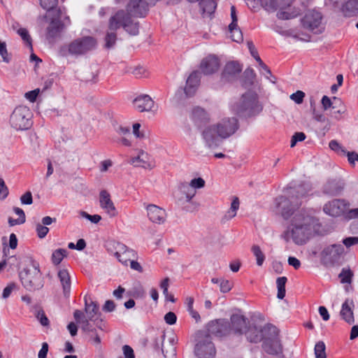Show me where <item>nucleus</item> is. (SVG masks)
Segmentation results:
<instances>
[{"instance_id":"obj_1","label":"nucleus","mask_w":358,"mask_h":358,"mask_svg":"<svg viewBox=\"0 0 358 358\" xmlns=\"http://www.w3.org/2000/svg\"><path fill=\"white\" fill-rule=\"evenodd\" d=\"M291 215L293 217L282 238L286 242L292 240L296 245H304L316 233L320 227L318 220L306 211L292 210Z\"/></svg>"},{"instance_id":"obj_2","label":"nucleus","mask_w":358,"mask_h":358,"mask_svg":"<svg viewBox=\"0 0 358 358\" xmlns=\"http://www.w3.org/2000/svg\"><path fill=\"white\" fill-rule=\"evenodd\" d=\"M310 191V186L308 184H303L299 185L295 189H291L289 194L292 195L289 198L285 196H280L276 198V204L279 208H281V214L284 219L287 220L291 217L294 208L301 203L300 200L306 198Z\"/></svg>"},{"instance_id":"obj_3","label":"nucleus","mask_w":358,"mask_h":358,"mask_svg":"<svg viewBox=\"0 0 358 358\" xmlns=\"http://www.w3.org/2000/svg\"><path fill=\"white\" fill-rule=\"evenodd\" d=\"M262 106L255 92H247L240 99L231 105V111L241 117H250L258 115L262 110Z\"/></svg>"},{"instance_id":"obj_4","label":"nucleus","mask_w":358,"mask_h":358,"mask_svg":"<svg viewBox=\"0 0 358 358\" xmlns=\"http://www.w3.org/2000/svg\"><path fill=\"white\" fill-rule=\"evenodd\" d=\"M96 46V39L92 36H87L73 40L69 44L64 45L61 51L64 55L68 54L78 57L95 50Z\"/></svg>"},{"instance_id":"obj_5","label":"nucleus","mask_w":358,"mask_h":358,"mask_svg":"<svg viewBox=\"0 0 358 358\" xmlns=\"http://www.w3.org/2000/svg\"><path fill=\"white\" fill-rule=\"evenodd\" d=\"M23 287L29 291L41 289L44 285V280L38 264L32 262L31 267H25L19 273Z\"/></svg>"},{"instance_id":"obj_6","label":"nucleus","mask_w":358,"mask_h":358,"mask_svg":"<svg viewBox=\"0 0 358 358\" xmlns=\"http://www.w3.org/2000/svg\"><path fill=\"white\" fill-rule=\"evenodd\" d=\"M32 113L25 106H19L13 111L10 117V126L16 130H26L31 126Z\"/></svg>"},{"instance_id":"obj_7","label":"nucleus","mask_w":358,"mask_h":358,"mask_svg":"<svg viewBox=\"0 0 358 358\" xmlns=\"http://www.w3.org/2000/svg\"><path fill=\"white\" fill-rule=\"evenodd\" d=\"M261 4L268 11H273L279 9L277 16L281 20H289L299 15V11L289 13L284 10L289 7L294 0H259Z\"/></svg>"},{"instance_id":"obj_8","label":"nucleus","mask_w":358,"mask_h":358,"mask_svg":"<svg viewBox=\"0 0 358 358\" xmlns=\"http://www.w3.org/2000/svg\"><path fill=\"white\" fill-rule=\"evenodd\" d=\"M113 18L116 19L117 27L120 29L122 27L129 35L136 36L139 33V23L134 19V15L126 13L123 10L117 11Z\"/></svg>"},{"instance_id":"obj_9","label":"nucleus","mask_w":358,"mask_h":358,"mask_svg":"<svg viewBox=\"0 0 358 358\" xmlns=\"http://www.w3.org/2000/svg\"><path fill=\"white\" fill-rule=\"evenodd\" d=\"M323 16L322 13L315 9L308 10L301 20L303 28L308 29L314 34H321L324 27L322 23Z\"/></svg>"},{"instance_id":"obj_10","label":"nucleus","mask_w":358,"mask_h":358,"mask_svg":"<svg viewBox=\"0 0 358 358\" xmlns=\"http://www.w3.org/2000/svg\"><path fill=\"white\" fill-rule=\"evenodd\" d=\"M243 334L250 342L258 343L264 339L268 334L275 336L276 327L271 324H266L262 328H259L256 325H248Z\"/></svg>"},{"instance_id":"obj_11","label":"nucleus","mask_w":358,"mask_h":358,"mask_svg":"<svg viewBox=\"0 0 358 358\" xmlns=\"http://www.w3.org/2000/svg\"><path fill=\"white\" fill-rule=\"evenodd\" d=\"M201 338L195 345L194 352L199 358H213L215 355L216 350L209 335L199 336Z\"/></svg>"},{"instance_id":"obj_12","label":"nucleus","mask_w":358,"mask_h":358,"mask_svg":"<svg viewBox=\"0 0 358 358\" xmlns=\"http://www.w3.org/2000/svg\"><path fill=\"white\" fill-rule=\"evenodd\" d=\"M344 248L342 245H331L325 248L321 252V257L325 265H334L340 262Z\"/></svg>"},{"instance_id":"obj_13","label":"nucleus","mask_w":358,"mask_h":358,"mask_svg":"<svg viewBox=\"0 0 358 358\" xmlns=\"http://www.w3.org/2000/svg\"><path fill=\"white\" fill-rule=\"evenodd\" d=\"M196 193V189L191 187L188 182H180L178 189L174 194L176 202L179 206H183L192 201Z\"/></svg>"},{"instance_id":"obj_14","label":"nucleus","mask_w":358,"mask_h":358,"mask_svg":"<svg viewBox=\"0 0 358 358\" xmlns=\"http://www.w3.org/2000/svg\"><path fill=\"white\" fill-rule=\"evenodd\" d=\"M349 208V203L344 199H336L326 203L323 206L325 214L331 217L343 215Z\"/></svg>"},{"instance_id":"obj_15","label":"nucleus","mask_w":358,"mask_h":358,"mask_svg":"<svg viewBox=\"0 0 358 358\" xmlns=\"http://www.w3.org/2000/svg\"><path fill=\"white\" fill-rule=\"evenodd\" d=\"M208 333L217 337H223L231 333V325L228 320L225 319H219L211 321L208 324Z\"/></svg>"},{"instance_id":"obj_16","label":"nucleus","mask_w":358,"mask_h":358,"mask_svg":"<svg viewBox=\"0 0 358 358\" xmlns=\"http://www.w3.org/2000/svg\"><path fill=\"white\" fill-rule=\"evenodd\" d=\"M221 138H227L234 134L238 129V120L235 117L224 118L215 124Z\"/></svg>"},{"instance_id":"obj_17","label":"nucleus","mask_w":358,"mask_h":358,"mask_svg":"<svg viewBox=\"0 0 358 358\" xmlns=\"http://www.w3.org/2000/svg\"><path fill=\"white\" fill-rule=\"evenodd\" d=\"M201 136L206 145L210 148L219 146L222 139L219 135L215 125L205 127L201 131Z\"/></svg>"},{"instance_id":"obj_18","label":"nucleus","mask_w":358,"mask_h":358,"mask_svg":"<svg viewBox=\"0 0 358 358\" xmlns=\"http://www.w3.org/2000/svg\"><path fill=\"white\" fill-rule=\"evenodd\" d=\"M278 331L276 329L275 336L268 334L264 338L262 348L266 352L270 355H279L282 354V348L278 338Z\"/></svg>"},{"instance_id":"obj_19","label":"nucleus","mask_w":358,"mask_h":358,"mask_svg":"<svg viewBox=\"0 0 358 358\" xmlns=\"http://www.w3.org/2000/svg\"><path fill=\"white\" fill-rule=\"evenodd\" d=\"M345 187L344 180L340 178L329 179L322 187L323 194L329 196L340 195Z\"/></svg>"},{"instance_id":"obj_20","label":"nucleus","mask_w":358,"mask_h":358,"mask_svg":"<svg viewBox=\"0 0 358 358\" xmlns=\"http://www.w3.org/2000/svg\"><path fill=\"white\" fill-rule=\"evenodd\" d=\"M113 247L115 249V256L124 265H127L132 259L136 256L134 250L129 249L124 244L115 243Z\"/></svg>"},{"instance_id":"obj_21","label":"nucleus","mask_w":358,"mask_h":358,"mask_svg":"<svg viewBox=\"0 0 358 358\" xmlns=\"http://www.w3.org/2000/svg\"><path fill=\"white\" fill-rule=\"evenodd\" d=\"M148 11V5L143 0H131L127 6L126 13L136 17H145Z\"/></svg>"},{"instance_id":"obj_22","label":"nucleus","mask_w":358,"mask_h":358,"mask_svg":"<svg viewBox=\"0 0 358 358\" xmlns=\"http://www.w3.org/2000/svg\"><path fill=\"white\" fill-rule=\"evenodd\" d=\"M220 66L219 58L215 55L204 57L200 64V69L205 75H210L217 71Z\"/></svg>"},{"instance_id":"obj_23","label":"nucleus","mask_w":358,"mask_h":358,"mask_svg":"<svg viewBox=\"0 0 358 358\" xmlns=\"http://www.w3.org/2000/svg\"><path fill=\"white\" fill-rule=\"evenodd\" d=\"M115 18L110 17L108 20V29L104 37V45L106 49L113 48L117 40V30L119 29Z\"/></svg>"},{"instance_id":"obj_24","label":"nucleus","mask_w":358,"mask_h":358,"mask_svg":"<svg viewBox=\"0 0 358 358\" xmlns=\"http://www.w3.org/2000/svg\"><path fill=\"white\" fill-rule=\"evenodd\" d=\"M242 71V66L236 62H229L224 67L221 75L223 82H231L237 78Z\"/></svg>"},{"instance_id":"obj_25","label":"nucleus","mask_w":358,"mask_h":358,"mask_svg":"<svg viewBox=\"0 0 358 358\" xmlns=\"http://www.w3.org/2000/svg\"><path fill=\"white\" fill-rule=\"evenodd\" d=\"M148 219L155 224H164L166 219V213L164 209L155 204H149L146 206Z\"/></svg>"},{"instance_id":"obj_26","label":"nucleus","mask_w":358,"mask_h":358,"mask_svg":"<svg viewBox=\"0 0 358 358\" xmlns=\"http://www.w3.org/2000/svg\"><path fill=\"white\" fill-rule=\"evenodd\" d=\"M101 208L111 217L117 215V209L110 199V194L106 190H102L99 194Z\"/></svg>"},{"instance_id":"obj_27","label":"nucleus","mask_w":358,"mask_h":358,"mask_svg":"<svg viewBox=\"0 0 358 358\" xmlns=\"http://www.w3.org/2000/svg\"><path fill=\"white\" fill-rule=\"evenodd\" d=\"M231 332L243 334L247 329L249 321L247 317L239 314H233L230 318Z\"/></svg>"},{"instance_id":"obj_28","label":"nucleus","mask_w":358,"mask_h":358,"mask_svg":"<svg viewBox=\"0 0 358 358\" xmlns=\"http://www.w3.org/2000/svg\"><path fill=\"white\" fill-rule=\"evenodd\" d=\"M200 83V73L199 71H193L190 73L186 80V85L184 92L187 96H193Z\"/></svg>"},{"instance_id":"obj_29","label":"nucleus","mask_w":358,"mask_h":358,"mask_svg":"<svg viewBox=\"0 0 358 358\" xmlns=\"http://www.w3.org/2000/svg\"><path fill=\"white\" fill-rule=\"evenodd\" d=\"M355 303L352 299H346L341 306L340 315L347 323L352 324L355 322L353 309Z\"/></svg>"},{"instance_id":"obj_30","label":"nucleus","mask_w":358,"mask_h":358,"mask_svg":"<svg viewBox=\"0 0 358 358\" xmlns=\"http://www.w3.org/2000/svg\"><path fill=\"white\" fill-rule=\"evenodd\" d=\"M85 301V311L86 313V319L90 320L92 322H95L97 321L100 316L99 307L96 302L90 300L89 302L87 296L84 298Z\"/></svg>"},{"instance_id":"obj_31","label":"nucleus","mask_w":358,"mask_h":358,"mask_svg":"<svg viewBox=\"0 0 358 358\" xmlns=\"http://www.w3.org/2000/svg\"><path fill=\"white\" fill-rule=\"evenodd\" d=\"M134 108L140 112L150 111L154 106V101L149 95L142 94L133 101Z\"/></svg>"},{"instance_id":"obj_32","label":"nucleus","mask_w":358,"mask_h":358,"mask_svg":"<svg viewBox=\"0 0 358 358\" xmlns=\"http://www.w3.org/2000/svg\"><path fill=\"white\" fill-rule=\"evenodd\" d=\"M191 119L194 124L200 127L209 121V116L204 109L195 107L192 109Z\"/></svg>"},{"instance_id":"obj_33","label":"nucleus","mask_w":358,"mask_h":358,"mask_svg":"<svg viewBox=\"0 0 358 358\" xmlns=\"http://www.w3.org/2000/svg\"><path fill=\"white\" fill-rule=\"evenodd\" d=\"M57 277L60 281L65 297H69L71 292V277L66 269H60Z\"/></svg>"},{"instance_id":"obj_34","label":"nucleus","mask_w":358,"mask_h":358,"mask_svg":"<svg viewBox=\"0 0 358 358\" xmlns=\"http://www.w3.org/2000/svg\"><path fill=\"white\" fill-rule=\"evenodd\" d=\"M131 164L135 166L142 167L143 169H152L153 165L150 162V157L148 153L141 151L137 157L131 159Z\"/></svg>"},{"instance_id":"obj_35","label":"nucleus","mask_w":358,"mask_h":358,"mask_svg":"<svg viewBox=\"0 0 358 358\" xmlns=\"http://www.w3.org/2000/svg\"><path fill=\"white\" fill-rule=\"evenodd\" d=\"M63 29V24L57 20H52L47 27L46 38L53 39L59 36Z\"/></svg>"},{"instance_id":"obj_36","label":"nucleus","mask_w":358,"mask_h":358,"mask_svg":"<svg viewBox=\"0 0 358 358\" xmlns=\"http://www.w3.org/2000/svg\"><path fill=\"white\" fill-rule=\"evenodd\" d=\"M341 10L345 16L358 14V0H347Z\"/></svg>"},{"instance_id":"obj_37","label":"nucleus","mask_w":358,"mask_h":358,"mask_svg":"<svg viewBox=\"0 0 358 358\" xmlns=\"http://www.w3.org/2000/svg\"><path fill=\"white\" fill-rule=\"evenodd\" d=\"M341 99L334 96L332 99H331L329 96L324 95L322 96L321 100V104L322 109L324 111H330L332 109H336L338 106V104H341Z\"/></svg>"},{"instance_id":"obj_38","label":"nucleus","mask_w":358,"mask_h":358,"mask_svg":"<svg viewBox=\"0 0 358 358\" xmlns=\"http://www.w3.org/2000/svg\"><path fill=\"white\" fill-rule=\"evenodd\" d=\"M189 2L199 1L200 7L203 13L211 15L217 7V0H187Z\"/></svg>"},{"instance_id":"obj_39","label":"nucleus","mask_w":358,"mask_h":358,"mask_svg":"<svg viewBox=\"0 0 358 358\" xmlns=\"http://www.w3.org/2000/svg\"><path fill=\"white\" fill-rule=\"evenodd\" d=\"M239 204L240 202L238 198L236 196L234 197L231 203L230 208L227 211L224 219L226 220H229L234 217L236 215L237 210L239 208Z\"/></svg>"},{"instance_id":"obj_40","label":"nucleus","mask_w":358,"mask_h":358,"mask_svg":"<svg viewBox=\"0 0 358 358\" xmlns=\"http://www.w3.org/2000/svg\"><path fill=\"white\" fill-rule=\"evenodd\" d=\"M67 254L68 251L66 249L59 248L55 250L52 254L51 259L52 264L55 265L59 264Z\"/></svg>"},{"instance_id":"obj_41","label":"nucleus","mask_w":358,"mask_h":358,"mask_svg":"<svg viewBox=\"0 0 358 358\" xmlns=\"http://www.w3.org/2000/svg\"><path fill=\"white\" fill-rule=\"evenodd\" d=\"M287 281V278L285 276L279 277L276 280L277 288H278V294L277 297L279 299H284L285 296V285Z\"/></svg>"},{"instance_id":"obj_42","label":"nucleus","mask_w":358,"mask_h":358,"mask_svg":"<svg viewBox=\"0 0 358 358\" xmlns=\"http://www.w3.org/2000/svg\"><path fill=\"white\" fill-rule=\"evenodd\" d=\"M353 277V272L350 268H343L338 275L342 284H350Z\"/></svg>"},{"instance_id":"obj_43","label":"nucleus","mask_w":358,"mask_h":358,"mask_svg":"<svg viewBox=\"0 0 358 358\" xmlns=\"http://www.w3.org/2000/svg\"><path fill=\"white\" fill-rule=\"evenodd\" d=\"M17 33L20 36L24 43L30 48L32 51V40L29 34V31L25 28H19L17 29Z\"/></svg>"},{"instance_id":"obj_44","label":"nucleus","mask_w":358,"mask_h":358,"mask_svg":"<svg viewBox=\"0 0 358 358\" xmlns=\"http://www.w3.org/2000/svg\"><path fill=\"white\" fill-rule=\"evenodd\" d=\"M252 252L256 257L257 264L259 266H261L265 260L264 254L262 252L259 246L257 245H255L252 247Z\"/></svg>"},{"instance_id":"obj_45","label":"nucleus","mask_w":358,"mask_h":358,"mask_svg":"<svg viewBox=\"0 0 358 358\" xmlns=\"http://www.w3.org/2000/svg\"><path fill=\"white\" fill-rule=\"evenodd\" d=\"M326 346L323 341L317 342L314 348L315 358H327Z\"/></svg>"},{"instance_id":"obj_46","label":"nucleus","mask_w":358,"mask_h":358,"mask_svg":"<svg viewBox=\"0 0 358 358\" xmlns=\"http://www.w3.org/2000/svg\"><path fill=\"white\" fill-rule=\"evenodd\" d=\"M229 30L231 34L230 37L231 39L237 43H240L243 41V34L239 28H238V25H235L234 27H229Z\"/></svg>"},{"instance_id":"obj_47","label":"nucleus","mask_w":358,"mask_h":358,"mask_svg":"<svg viewBox=\"0 0 358 358\" xmlns=\"http://www.w3.org/2000/svg\"><path fill=\"white\" fill-rule=\"evenodd\" d=\"M338 106L337 108L331 110L329 113L331 117L336 120H340L341 115L346 111L345 106L343 105L342 101H341V104Z\"/></svg>"},{"instance_id":"obj_48","label":"nucleus","mask_w":358,"mask_h":358,"mask_svg":"<svg viewBox=\"0 0 358 358\" xmlns=\"http://www.w3.org/2000/svg\"><path fill=\"white\" fill-rule=\"evenodd\" d=\"M244 77L245 80L243 83V85L247 87L250 86L254 81L255 78V73L252 69L248 68L244 71Z\"/></svg>"},{"instance_id":"obj_49","label":"nucleus","mask_w":358,"mask_h":358,"mask_svg":"<svg viewBox=\"0 0 358 358\" xmlns=\"http://www.w3.org/2000/svg\"><path fill=\"white\" fill-rule=\"evenodd\" d=\"M90 322L92 321L89 319L83 317L82 320L81 328L85 332L88 334L89 336L92 337L96 329L93 328Z\"/></svg>"},{"instance_id":"obj_50","label":"nucleus","mask_w":358,"mask_h":358,"mask_svg":"<svg viewBox=\"0 0 358 358\" xmlns=\"http://www.w3.org/2000/svg\"><path fill=\"white\" fill-rule=\"evenodd\" d=\"M58 3V0H40L41 6L49 11L55 8Z\"/></svg>"},{"instance_id":"obj_51","label":"nucleus","mask_w":358,"mask_h":358,"mask_svg":"<svg viewBox=\"0 0 358 358\" xmlns=\"http://www.w3.org/2000/svg\"><path fill=\"white\" fill-rule=\"evenodd\" d=\"M305 93L303 91L298 90L296 92L292 94L289 96L290 99L294 101L297 104H301L303 101L305 97Z\"/></svg>"},{"instance_id":"obj_52","label":"nucleus","mask_w":358,"mask_h":358,"mask_svg":"<svg viewBox=\"0 0 358 358\" xmlns=\"http://www.w3.org/2000/svg\"><path fill=\"white\" fill-rule=\"evenodd\" d=\"M0 55L1 56L2 59L4 62H10L11 59L8 56V53L6 48V44L5 42L0 41Z\"/></svg>"},{"instance_id":"obj_53","label":"nucleus","mask_w":358,"mask_h":358,"mask_svg":"<svg viewBox=\"0 0 358 358\" xmlns=\"http://www.w3.org/2000/svg\"><path fill=\"white\" fill-rule=\"evenodd\" d=\"M36 317L40 322L41 325L46 327L49 325V320L46 317L44 311L42 309H40L37 311L36 314Z\"/></svg>"},{"instance_id":"obj_54","label":"nucleus","mask_w":358,"mask_h":358,"mask_svg":"<svg viewBox=\"0 0 358 358\" xmlns=\"http://www.w3.org/2000/svg\"><path fill=\"white\" fill-rule=\"evenodd\" d=\"M36 231L37 232L38 236L40 238H43L48 234L49 229L41 223H38L36 225Z\"/></svg>"},{"instance_id":"obj_55","label":"nucleus","mask_w":358,"mask_h":358,"mask_svg":"<svg viewBox=\"0 0 358 358\" xmlns=\"http://www.w3.org/2000/svg\"><path fill=\"white\" fill-rule=\"evenodd\" d=\"M232 288V283L230 282L228 280L221 279L220 283V292L222 293L229 292Z\"/></svg>"},{"instance_id":"obj_56","label":"nucleus","mask_w":358,"mask_h":358,"mask_svg":"<svg viewBox=\"0 0 358 358\" xmlns=\"http://www.w3.org/2000/svg\"><path fill=\"white\" fill-rule=\"evenodd\" d=\"M329 146L332 150L338 153H346L345 149L336 140L331 141L329 143Z\"/></svg>"},{"instance_id":"obj_57","label":"nucleus","mask_w":358,"mask_h":358,"mask_svg":"<svg viewBox=\"0 0 358 358\" xmlns=\"http://www.w3.org/2000/svg\"><path fill=\"white\" fill-rule=\"evenodd\" d=\"M22 204L31 205L33 203L31 192L28 191L20 197Z\"/></svg>"},{"instance_id":"obj_58","label":"nucleus","mask_w":358,"mask_h":358,"mask_svg":"<svg viewBox=\"0 0 358 358\" xmlns=\"http://www.w3.org/2000/svg\"><path fill=\"white\" fill-rule=\"evenodd\" d=\"M188 184L194 188V189H196V188H201L204 187L205 181L203 178H198L192 179Z\"/></svg>"},{"instance_id":"obj_59","label":"nucleus","mask_w":358,"mask_h":358,"mask_svg":"<svg viewBox=\"0 0 358 358\" xmlns=\"http://www.w3.org/2000/svg\"><path fill=\"white\" fill-rule=\"evenodd\" d=\"M164 320L168 324H174L177 320L176 315L173 312H169L164 315Z\"/></svg>"},{"instance_id":"obj_60","label":"nucleus","mask_w":358,"mask_h":358,"mask_svg":"<svg viewBox=\"0 0 358 358\" xmlns=\"http://www.w3.org/2000/svg\"><path fill=\"white\" fill-rule=\"evenodd\" d=\"M122 350L125 358H135L134 350L129 345H124Z\"/></svg>"},{"instance_id":"obj_61","label":"nucleus","mask_w":358,"mask_h":358,"mask_svg":"<svg viewBox=\"0 0 358 358\" xmlns=\"http://www.w3.org/2000/svg\"><path fill=\"white\" fill-rule=\"evenodd\" d=\"M39 89H36L32 91H29L25 94V97L31 102H34L39 93Z\"/></svg>"},{"instance_id":"obj_62","label":"nucleus","mask_w":358,"mask_h":358,"mask_svg":"<svg viewBox=\"0 0 358 358\" xmlns=\"http://www.w3.org/2000/svg\"><path fill=\"white\" fill-rule=\"evenodd\" d=\"M115 303L112 300H107L103 306V310L104 312H112L115 310Z\"/></svg>"},{"instance_id":"obj_63","label":"nucleus","mask_w":358,"mask_h":358,"mask_svg":"<svg viewBox=\"0 0 358 358\" xmlns=\"http://www.w3.org/2000/svg\"><path fill=\"white\" fill-rule=\"evenodd\" d=\"M343 243L347 248H349L352 245L358 244V237L345 238V239H343Z\"/></svg>"},{"instance_id":"obj_64","label":"nucleus","mask_w":358,"mask_h":358,"mask_svg":"<svg viewBox=\"0 0 358 358\" xmlns=\"http://www.w3.org/2000/svg\"><path fill=\"white\" fill-rule=\"evenodd\" d=\"M48 352V344L47 343H43L41 350L38 354V358H47V354Z\"/></svg>"}]
</instances>
